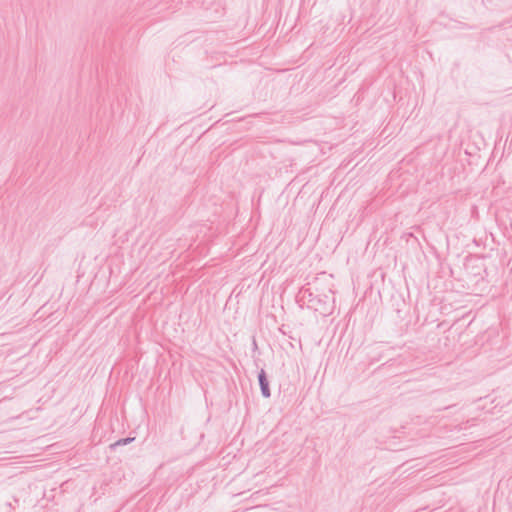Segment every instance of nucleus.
<instances>
[{
	"label": "nucleus",
	"instance_id": "nucleus-1",
	"mask_svg": "<svg viewBox=\"0 0 512 512\" xmlns=\"http://www.w3.org/2000/svg\"><path fill=\"white\" fill-rule=\"evenodd\" d=\"M259 381H260V385H261V389H262L263 395L268 397L269 396L268 385L265 382V377H264L263 373L260 374Z\"/></svg>",
	"mask_w": 512,
	"mask_h": 512
},
{
	"label": "nucleus",
	"instance_id": "nucleus-2",
	"mask_svg": "<svg viewBox=\"0 0 512 512\" xmlns=\"http://www.w3.org/2000/svg\"><path fill=\"white\" fill-rule=\"evenodd\" d=\"M129 441V439H124L122 441H119L117 444H126Z\"/></svg>",
	"mask_w": 512,
	"mask_h": 512
}]
</instances>
